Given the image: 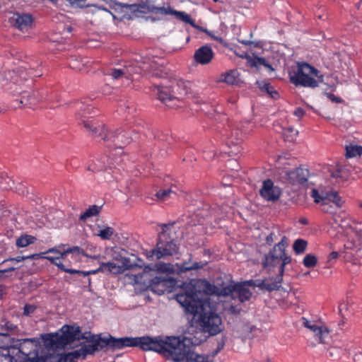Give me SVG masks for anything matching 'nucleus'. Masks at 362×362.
Returning <instances> with one entry per match:
<instances>
[{
	"instance_id": "nucleus-1",
	"label": "nucleus",
	"mask_w": 362,
	"mask_h": 362,
	"mask_svg": "<svg viewBox=\"0 0 362 362\" xmlns=\"http://www.w3.org/2000/svg\"><path fill=\"white\" fill-rule=\"evenodd\" d=\"M186 291L185 293H177L175 298L187 313L193 315L192 324L211 336L221 332L222 320L214 306L206 300H199L192 285H187Z\"/></svg>"
},
{
	"instance_id": "nucleus-2",
	"label": "nucleus",
	"mask_w": 362,
	"mask_h": 362,
	"mask_svg": "<svg viewBox=\"0 0 362 362\" xmlns=\"http://www.w3.org/2000/svg\"><path fill=\"white\" fill-rule=\"evenodd\" d=\"M81 339L93 340V336L90 332L81 333L78 326L64 325L60 332L50 333L42 337L45 346L47 349L54 351L46 357L47 362H75L81 354L79 351H74L66 354H55L57 349H64L66 345L70 344L76 340Z\"/></svg>"
},
{
	"instance_id": "nucleus-3",
	"label": "nucleus",
	"mask_w": 362,
	"mask_h": 362,
	"mask_svg": "<svg viewBox=\"0 0 362 362\" xmlns=\"http://www.w3.org/2000/svg\"><path fill=\"white\" fill-rule=\"evenodd\" d=\"M179 337L175 336H144L134 337V346L145 351L157 352L165 358L173 361L175 350L179 343Z\"/></svg>"
},
{
	"instance_id": "nucleus-4",
	"label": "nucleus",
	"mask_w": 362,
	"mask_h": 362,
	"mask_svg": "<svg viewBox=\"0 0 362 362\" xmlns=\"http://www.w3.org/2000/svg\"><path fill=\"white\" fill-rule=\"evenodd\" d=\"M203 339L197 336H180L179 344L176 347L173 362H209L208 355L195 353L193 349L199 346Z\"/></svg>"
},
{
	"instance_id": "nucleus-5",
	"label": "nucleus",
	"mask_w": 362,
	"mask_h": 362,
	"mask_svg": "<svg viewBox=\"0 0 362 362\" xmlns=\"http://www.w3.org/2000/svg\"><path fill=\"white\" fill-rule=\"evenodd\" d=\"M290 81L295 86L316 88L324 81L320 71L306 62H298L296 69L290 73Z\"/></svg>"
},
{
	"instance_id": "nucleus-6",
	"label": "nucleus",
	"mask_w": 362,
	"mask_h": 362,
	"mask_svg": "<svg viewBox=\"0 0 362 362\" xmlns=\"http://www.w3.org/2000/svg\"><path fill=\"white\" fill-rule=\"evenodd\" d=\"M64 245H61L49 249L45 254L53 253L55 256H42V258L46 259L51 262V258H57L62 265H67L69 267L74 262H77L80 259V255H83V250L78 246L62 249Z\"/></svg>"
},
{
	"instance_id": "nucleus-7",
	"label": "nucleus",
	"mask_w": 362,
	"mask_h": 362,
	"mask_svg": "<svg viewBox=\"0 0 362 362\" xmlns=\"http://www.w3.org/2000/svg\"><path fill=\"white\" fill-rule=\"evenodd\" d=\"M81 123L84 128L91 133L95 138L100 139L105 142L112 141L116 148L122 147L121 144L123 143L124 135L108 132L103 124L94 123L93 121L81 120Z\"/></svg>"
},
{
	"instance_id": "nucleus-8",
	"label": "nucleus",
	"mask_w": 362,
	"mask_h": 362,
	"mask_svg": "<svg viewBox=\"0 0 362 362\" xmlns=\"http://www.w3.org/2000/svg\"><path fill=\"white\" fill-rule=\"evenodd\" d=\"M158 59H146L139 66L131 65L124 67V69L131 70V74L125 75V78L134 79L135 75L140 74L141 71L151 74L156 77H163L166 74L163 71L162 64L158 62Z\"/></svg>"
},
{
	"instance_id": "nucleus-9",
	"label": "nucleus",
	"mask_w": 362,
	"mask_h": 362,
	"mask_svg": "<svg viewBox=\"0 0 362 362\" xmlns=\"http://www.w3.org/2000/svg\"><path fill=\"white\" fill-rule=\"evenodd\" d=\"M286 241V238L284 236L281 240L274 246L273 250L271 251L268 256L266 257V259L264 263V266L265 267L272 265L275 266L276 264V262L281 260L282 262L279 268L281 276H282L284 272L285 265L291 262V258L285 253Z\"/></svg>"
},
{
	"instance_id": "nucleus-10",
	"label": "nucleus",
	"mask_w": 362,
	"mask_h": 362,
	"mask_svg": "<svg viewBox=\"0 0 362 362\" xmlns=\"http://www.w3.org/2000/svg\"><path fill=\"white\" fill-rule=\"evenodd\" d=\"M115 11L120 15L119 18L131 20L149 13V4L147 3L130 5L116 4Z\"/></svg>"
},
{
	"instance_id": "nucleus-11",
	"label": "nucleus",
	"mask_w": 362,
	"mask_h": 362,
	"mask_svg": "<svg viewBox=\"0 0 362 362\" xmlns=\"http://www.w3.org/2000/svg\"><path fill=\"white\" fill-rule=\"evenodd\" d=\"M0 355L6 359H9L11 362L16 360L15 356L19 353L28 354L24 351V346L22 344H19V346L13 344V338L8 334H0Z\"/></svg>"
},
{
	"instance_id": "nucleus-12",
	"label": "nucleus",
	"mask_w": 362,
	"mask_h": 362,
	"mask_svg": "<svg viewBox=\"0 0 362 362\" xmlns=\"http://www.w3.org/2000/svg\"><path fill=\"white\" fill-rule=\"evenodd\" d=\"M302 322L305 327L314 334L315 339L320 344H327L331 339L330 329L324 323L315 320H309L302 317Z\"/></svg>"
},
{
	"instance_id": "nucleus-13",
	"label": "nucleus",
	"mask_w": 362,
	"mask_h": 362,
	"mask_svg": "<svg viewBox=\"0 0 362 362\" xmlns=\"http://www.w3.org/2000/svg\"><path fill=\"white\" fill-rule=\"evenodd\" d=\"M149 13H154L163 16H175V18L178 19L179 21L188 23L191 25L192 27H196L194 21L192 19L189 14H187L185 11H176L169 5H168L167 6L161 7L149 5Z\"/></svg>"
},
{
	"instance_id": "nucleus-14",
	"label": "nucleus",
	"mask_w": 362,
	"mask_h": 362,
	"mask_svg": "<svg viewBox=\"0 0 362 362\" xmlns=\"http://www.w3.org/2000/svg\"><path fill=\"white\" fill-rule=\"evenodd\" d=\"M161 238L162 236L160 235L156 247L151 251V257H155L157 259H159L178 253L179 247L173 240L164 242L161 240Z\"/></svg>"
},
{
	"instance_id": "nucleus-15",
	"label": "nucleus",
	"mask_w": 362,
	"mask_h": 362,
	"mask_svg": "<svg viewBox=\"0 0 362 362\" xmlns=\"http://www.w3.org/2000/svg\"><path fill=\"white\" fill-rule=\"evenodd\" d=\"M260 195L267 201L275 202L281 196V189L275 186L272 180L268 179L263 182L262 187L259 191Z\"/></svg>"
},
{
	"instance_id": "nucleus-16",
	"label": "nucleus",
	"mask_w": 362,
	"mask_h": 362,
	"mask_svg": "<svg viewBox=\"0 0 362 362\" xmlns=\"http://www.w3.org/2000/svg\"><path fill=\"white\" fill-rule=\"evenodd\" d=\"M189 284L194 286L195 290L197 291V296H198V299L199 300H202L199 297L201 291L207 295H216L217 293L218 292V287H217L216 286H215L214 284H211V283H209L208 281H206L205 279H199V280H197L196 284H192V282L185 283L183 284L184 292H182L181 293H186V291H187L186 286Z\"/></svg>"
},
{
	"instance_id": "nucleus-17",
	"label": "nucleus",
	"mask_w": 362,
	"mask_h": 362,
	"mask_svg": "<svg viewBox=\"0 0 362 362\" xmlns=\"http://www.w3.org/2000/svg\"><path fill=\"white\" fill-rule=\"evenodd\" d=\"M309 172L305 168H296L286 173L288 181L293 185H302L307 182Z\"/></svg>"
},
{
	"instance_id": "nucleus-18",
	"label": "nucleus",
	"mask_w": 362,
	"mask_h": 362,
	"mask_svg": "<svg viewBox=\"0 0 362 362\" xmlns=\"http://www.w3.org/2000/svg\"><path fill=\"white\" fill-rule=\"evenodd\" d=\"M214 56V53L211 47L204 45L195 51L194 58L198 64L205 65L211 62Z\"/></svg>"
},
{
	"instance_id": "nucleus-19",
	"label": "nucleus",
	"mask_w": 362,
	"mask_h": 362,
	"mask_svg": "<svg viewBox=\"0 0 362 362\" xmlns=\"http://www.w3.org/2000/svg\"><path fill=\"white\" fill-rule=\"evenodd\" d=\"M157 95L158 98L169 107L174 108L179 105L178 98L173 95L165 88H158Z\"/></svg>"
},
{
	"instance_id": "nucleus-20",
	"label": "nucleus",
	"mask_w": 362,
	"mask_h": 362,
	"mask_svg": "<svg viewBox=\"0 0 362 362\" xmlns=\"http://www.w3.org/2000/svg\"><path fill=\"white\" fill-rule=\"evenodd\" d=\"M11 19L14 26L23 32L27 31L31 28L33 18L30 15L16 13Z\"/></svg>"
},
{
	"instance_id": "nucleus-21",
	"label": "nucleus",
	"mask_w": 362,
	"mask_h": 362,
	"mask_svg": "<svg viewBox=\"0 0 362 362\" xmlns=\"http://www.w3.org/2000/svg\"><path fill=\"white\" fill-rule=\"evenodd\" d=\"M170 283V281L165 278L156 276L150 281L148 286L153 292L162 295L168 291Z\"/></svg>"
},
{
	"instance_id": "nucleus-22",
	"label": "nucleus",
	"mask_w": 362,
	"mask_h": 362,
	"mask_svg": "<svg viewBox=\"0 0 362 362\" xmlns=\"http://www.w3.org/2000/svg\"><path fill=\"white\" fill-rule=\"evenodd\" d=\"M106 343L115 349H121L124 347H134V337L115 338L110 337Z\"/></svg>"
},
{
	"instance_id": "nucleus-23",
	"label": "nucleus",
	"mask_w": 362,
	"mask_h": 362,
	"mask_svg": "<svg viewBox=\"0 0 362 362\" xmlns=\"http://www.w3.org/2000/svg\"><path fill=\"white\" fill-rule=\"evenodd\" d=\"M123 250L119 247L111 248V257L116 263H118L122 267L129 269L132 264L129 257L122 255Z\"/></svg>"
},
{
	"instance_id": "nucleus-24",
	"label": "nucleus",
	"mask_w": 362,
	"mask_h": 362,
	"mask_svg": "<svg viewBox=\"0 0 362 362\" xmlns=\"http://www.w3.org/2000/svg\"><path fill=\"white\" fill-rule=\"evenodd\" d=\"M99 270L103 273H111L114 274H122L127 269L115 262H102L100 264Z\"/></svg>"
},
{
	"instance_id": "nucleus-25",
	"label": "nucleus",
	"mask_w": 362,
	"mask_h": 362,
	"mask_svg": "<svg viewBox=\"0 0 362 362\" xmlns=\"http://www.w3.org/2000/svg\"><path fill=\"white\" fill-rule=\"evenodd\" d=\"M109 159L107 156H103L91 161L88 165V170L93 173L105 170L107 167H110L111 163L107 162Z\"/></svg>"
},
{
	"instance_id": "nucleus-26",
	"label": "nucleus",
	"mask_w": 362,
	"mask_h": 362,
	"mask_svg": "<svg viewBox=\"0 0 362 362\" xmlns=\"http://www.w3.org/2000/svg\"><path fill=\"white\" fill-rule=\"evenodd\" d=\"M146 272H140L138 274H127L124 276V280L126 283L132 284V285H144L146 286Z\"/></svg>"
},
{
	"instance_id": "nucleus-27",
	"label": "nucleus",
	"mask_w": 362,
	"mask_h": 362,
	"mask_svg": "<svg viewBox=\"0 0 362 362\" xmlns=\"http://www.w3.org/2000/svg\"><path fill=\"white\" fill-rule=\"evenodd\" d=\"M206 265L205 263L202 262H192L190 261L189 262H185L182 264H178L177 263L175 264L177 271L179 272H186L188 271L195 270L203 268Z\"/></svg>"
},
{
	"instance_id": "nucleus-28",
	"label": "nucleus",
	"mask_w": 362,
	"mask_h": 362,
	"mask_svg": "<svg viewBox=\"0 0 362 362\" xmlns=\"http://www.w3.org/2000/svg\"><path fill=\"white\" fill-rule=\"evenodd\" d=\"M235 293L238 295L240 302H245L250 300L252 294L249 288L244 286V284H236Z\"/></svg>"
},
{
	"instance_id": "nucleus-29",
	"label": "nucleus",
	"mask_w": 362,
	"mask_h": 362,
	"mask_svg": "<svg viewBox=\"0 0 362 362\" xmlns=\"http://www.w3.org/2000/svg\"><path fill=\"white\" fill-rule=\"evenodd\" d=\"M245 134L238 129H233L230 136L228 137L227 143L228 145H238L242 142Z\"/></svg>"
},
{
	"instance_id": "nucleus-30",
	"label": "nucleus",
	"mask_w": 362,
	"mask_h": 362,
	"mask_svg": "<svg viewBox=\"0 0 362 362\" xmlns=\"http://www.w3.org/2000/svg\"><path fill=\"white\" fill-rule=\"evenodd\" d=\"M221 81L230 85L236 84L239 81V74L237 70H230L222 74Z\"/></svg>"
},
{
	"instance_id": "nucleus-31",
	"label": "nucleus",
	"mask_w": 362,
	"mask_h": 362,
	"mask_svg": "<svg viewBox=\"0 0 362 362\" xmlns=\"http://www.w3.org/2000/svg\"><path fill=\"white\" fill-rule=\"evenodd\" d=\"M158 199L162 202H166L170 199H174L177 197L176 192L172 188L160 189L156 194Z\"/></svg>"
},
{
	"instance_id": "nucleus-32",
	"label": "nucleus",
	"mask_w": 362,
	"mask_h": 362,
	"mask_svg": "<svg viewBox=\"0 0 362 362\" xmlns=\"http://www.w3.org/2000/svg\"><path fill=\"white\" fill-rule=\"evenodd\" d=\"M362 155V146L351 144L346 146V157L354 158Z\"/></svg>"
},
{
	"instance_id": "nucleus-33",
	"label": "nucleus",
	"mask_w": 362,
	"mask_h": 362,
	"mask_svg": "<svg viewBox=\"0 0 362 362\" xmlns=\"http://www.w3.org/2000/svg\"><path fill=\"white\" fill-rule=\"evenodd\" d=\"M35 240V237L25 234L17 238L16 245L18 247H25L34 243Z\"/></svg>"
},
{
	"instance_id": "nucleus-34",
	"label": "nucleus",
	"mask_w": 362,
	"mask_h": 362,
	"mask_svg": "<svg viewBox=\"0 0 362 362\" xmlns=\"http://www.w3.org/2000/svg\"><path fill=\"white\" fill-rule=\"evenodd\" d=\"M100 206L93 205L81 214L80 219L85 221L87 218L98 215L100 213Z\"/></svg>"
},
{
	"instance_id": "nucleus-35",
	"label": "nucleus",
	"mask_w": 362,
	"mask_h": 362,
	"mask_svg": "<svg viewBox=\"0 0 362 362\" xmlns=\"http://www.w3.org/2000/svg\"><path fill=\"white\" fill-rule=\"evenodd\" d=\"M298 134V131L292 127L284 128L283 130V135L284 139L289 142H293L296 140Z\"/></svg>"
},
{
	"instance_id": "nucleus-36",
	"label": "nucleus",
	"mask_w": 362,
	"mask_h": 362,
	"mask_svg": "<svg viewBox=\"0 0 362 362\" xmlns=\"http://www.w3.org/2000/svg\"><path fill=\"white\" fill-rule=\"evenodd\" d=\"M327 202L332 203L336 208L341 207L344 202L337 192H332L327 194Z\"/></svg>"
},
{
	"instance_id": "nucleus-37",
	"label": "nucleus",
	"mask_w": 362,
	"mask_h": 362,
	"mask_svg": "<svg viewBox=\"0 0 362 362\" xmlns=\"http://www.w3.org/2000/svg\"><path fill=\"white\" fill-rule=\"evenodd\" d=\"M259 86L262 90L267 92L271 98L274 99L279 98L278 92L274 89L269 83L262 81L259 83Z\"/></svg>"
},
{
	"instance_id": "nucleus-38",
	"label": "nucleus",
	"mask_w": 362,
	"mask_h": 362,
	"mask_svg": "<svg viewBox=\"0 0 362 362\" xmlns=\"http://www.w3.org/2000/svg\"><path fill=\"white\" fill-rule=\"evenodd\" d=\"M51 262L56 265L60 270L62 271H64L66 273H69V274H82L83 275V272L82 271H80V270H76V269H70L69 267H67V265H62L61 263H59V262L58 261L59 259L57 258H51Z\"/></svg>"
},
{
	"instance_id": "nucleus-39",
	"label": "nucleus",
	"mask_w": 362,
	"mask_h": 362,
	"mask_svg": "<svg viewBox=\"0 0 362 362\" xmlns=\"http://www.w3.org/2000/svg\"><path fill=\"white\" fill-rule=\"evenodd\" d=\"M308 243L303 239H297L293 245V249L296 254H301L305 252Z\"/></svg>"
},
{
	"instance_id": "nucleus-40",
	"label": "nucleus",
	"mask_w": 362,
	"mask_h": 362,
	"mask_svg": "<svg viewBox=\"0 0 362 362\" xmlns=\"http://www.w3.org/2000/svg\"><path fill=\"white\" fill-rule=\"evenodd\" d=\"M235 287L236 284H230L221 288H218V292L216 295L219 296H233L235 293Z\"/></svg>"
},
{
	"instance_id": "nucleus-41",
	"label": "nucleus",
	"mask_w": 362,
	"mask_h": 362,
	"mask_svg": "<svg viewBox=\"0 0 362 362\" xmlns=\"http://www.w3.org/2000/svg\"><path fill=\"white\" fill-rule=\"evenodd\" d=\"M114 229L110 226H105L103 228H101L97 235L99 236L103 240H109L112 235L114 234Z\"/></svg>"
},
{
	"instance_id": "nucleus-42",
	"label": "nucleus",
	"mask_w": 362,
	"mask_h": 362,
	"mask_svg": "<svg viewBox=\"0 0 362 362\" xmlns=\"http://www.w3.org/2000/svg\"><path fill=\"white\" fill-rule=\"evenodd\" d=\"M310 197L313 199V201L316 204L321 205L323 202H327V194L324 196L320 194L316 189H312L310 192Z\"/></svg>"
},
{
	"instance_id": "nucleus-43",
	"label": "nucleus",
	"mask_w": 362,
	"mask_h": 362,
	"mask_svg": "<svg viewBox=\"0 0 362 362\" xmlns=\"http://www.w3.org/2000/svg\"><path fill=\"white\" fill-rule=\"evenodd\" d=\"M129 74H131V70L124 69V68H122L111 70L109 75L111 76L113 79H119L120 78L125 77V75H128Z\"/></svg>"
},
{
	"instance_id": "nucleus-44",
	"label": "nucleus",
	"mask_w": 362,
	"mask_h": 362,
	"mask_svg": "<svg viewBox=\"0 0 362 362\" xmlns=\"http://www.w3.org/2000/svg\"><path fill=\"white\" fill-rule=\"evenodd\" d=\"M42 257V256H41L39 254H33V255H28V256H18L16 257H11V258L6 259L4 260L1 264L7 262H15L18 263V262H21L25 259H36L37 257Z\"/></svg>"
},
{
	"instance_id": "nucleus-45",
	"label": "nucleus",
	"mask_w": 362,
	"mask_h": 362,
	"mask_svg": "<svg viewBox=\"0 0 362 362\" xmlns=\"http://www.w3.org/2000/svg\"><path fill=\"white\" fill-rule=\"evenodd\" d=\"M317 262V257L313 255H307L305 256L303 263L308 268L314 267Z\"/></svg>"
},
{
	"instance_id": "nucleus-46",
	"label": "nucleus",
	"mask_w": 362,
	"mask_h": 362,
	"mask_svg": "<svg viewBox=\"0 0 362 362\" xmlns=\"http://www.w3.org/2000/svg\"><path fill=\"white\" fill-rule=\"evenodd\" d=\"M320 210L324 213L334 214L338 209L332 203L325 202L320 205Z\"/></svg>"
},
{
	"instance_id": "nucleus-47",
	"label": "nucleus",
	"mask_w": 362,
	"mask_h": 362,
	"mask_svg": "<svg viewBox=\"0 0 362 362\" xmlns=\"http://www.w3.org/2000/svg\"><path fill=\"white\" fill-rule=\"evenodd\" d=\"M157 268H158V270H159L162 272L168 273V274H171L173 272V265L170 264L160 263L159 264H158Z\"/></svg>"
},
{
	"instance_id": "nucleus-48",
	"label": "nucleus",
	"mask_w": 362,
	"mask_h": 362,
	"mask_svg": "<svg viewBox=\"0 0 362 362\" xmlns=\"http://www.w3.org/2000/svg\"><path fill=\"white\" fill-rule=\"evenodd\" d=\"M19 341H22L20 344H23V346H24V351L28 354L27 355H29L31 353V351H25L26 344H31L32 346H34V345L37 346V343L38 341L35 339H24L19 340ZM30 350H33V348H30Z\"/></svg>"
},
{
	"instance_id": "nucleus-49",
	"label": "nucleus",
	"mask_w": 362,
	"mask_h": 362,
	"mask_svg": "<svg viewBox=\"0 0 362 362\" xmlns=\"http://www.w3.org/2000/svg\"><path fill=\"white\" fill-rule=\"evenodd\" d=\"M343 169L341 167L337 166L336 169L331 171V176L334 178H339L342 177Z\"/></svg>"
},
{
	"instance_id": "nucleus-50",
	"label": "nucleus",
	"mask_w": 362,
	"mask_h": 362,
	"mask_svg": "<svg viewBox=\"0 0 362 362\" xmlns=\"http://www.w3.org/2000/svg\"><path fill=\"white\" fill-rule=\"evenodd\" d=\"M254 65L260 64L263 65L266 67L271 68V66L267 62L264 58L262 57H256L254 60Z\"/></svg>"
},
{
	"instance_id": "nucleus-51",
	"label": "nucleus",
	"mask_w": 362,
	"mask_h": 362,
	"mask_svg": "<svg viewBox=\"0 0 362 362\" xmlns=\"http://www.w3.org/2000/svg\"><path fill=\"white\" fill-rule=\"evenodd\" d=\"M35 307L30 305H25L24 307V314L29 315L34 312Z\"/></svg>"
},
{
	"instance_id": "nucleus-52",
	"label": "nucleus",
	"mask_w": 362,
	"mask_h": 362,
	"mask_svg": "<svg viewBox=\"0 0 362 362\" xmlns=\"http://www.w3.org/2000/svg\"><path fill=\"white\" fill-rule=\"evenodd\" d=\"M71 5H76L77 6L83 7L84 5L82 4L85 0H68Z\"/></svg>"
},
{
	"instance_id": "nucleus-53",
	"label": "nucleus",
	"mask_w": 362,
	"mask_h": 362,
	"mask_svg": "<svg viewBox=\"0 0 362 362\" xmlns=\"http://www.w3.org/2000/svg\"><path fill=\"white\" fill-rule=\"evenodd\" d=\"M294 115L298 117H302L305 115V112L302 108L298 107L294 111Z\"/></svg>"
},
{
	"instance_id": "nucleus-54",
	"label": "nucleus",
	"mask_w": 362,
	"mask_h": 362,
	"mask_svg": "<svg viewBox=\"0 0 362 362\" xmlns=\"http://www.w3.org/2000/svg\"><path fill=\"white\" fill-rule=\"evenodd\" d=\"M98 272H101V271L99 270V267L97 269H95V270H91V271H89V272H83V276H86L89 274H97Z\"/></svg>"
},
{
	"instance_id": "nucleus-55",
	"label": "nucleus",
	"mask_w": 362,
	"mask_h": 362,
	"mask_svg": "<svg viewBox=\"0 0 362 362\" xmlns=\"http://www.w3.org/2000/svg\"><path fill=\"white\" fill-rule=\"evenodd\" d=\"M267 243L269 245H271L274 241V234L273 233H271L267 237Z\"/></svg>"
},
{
	"instance_id": "nucleus-56",
	"label": "nucleus",
	"mask_w": 362,
	"mask_h": 362,
	"mask_svg": "<svg viewBox=\"0 0 362 362\" xmlns=\"http://www.w3.org/2000/svg\"><path fill=\"white\" fill-rule=\"evenodd\" d=\"M240 284H244V286H253L255 287V280H249V281H245L243 283H241Z\"/></svg>"
},
{
	"instance_id": "nucleus-57",
	"label": "nucleus",
	"mask_w": 362,
	"mask_h": 362,
	"mask_svg": "<svg viewBox=\"0 0 362 362\" xmlns=\"http://www.w3.org/2000/svg\"><path fill=\"white\" fill-rule=\"evenodd\" d=\"M354 362H362V353H358L354 355Z\"/></svg>"
},
{
	"instance_id": "nucleus-58",
	"label": "nucleus",
	"mask_w": 362,
	"mask_h": 362,
	"mask_svg": "<svg viewBox=\"0 0 362 362\" xmlns=\"http://www.w3.org/2000/svg\"><path fill=\"white\" fill-rule=\"evenodd\" d=\"M211 38L214 39V40L216 41H218L219 42H223V39L222 37H219V36H216L214 35L211 32V35H208Z\"/></svg>"
},
{
	"instance_id": "nucleus-59",
	"label": "nucleus",
	"mask_w": 362,
	"mask_h": 362,
	"mask_svg": "<svg viewBox=\"0 0 362 362\" xmlns=\"http://www.w3.org/2000/svg\"><path fill=\"white\" fill-rule=\"evenodd\" d=\"M264 286V281L262 280H255V287L262 288Z\"/></svg>"
},
{
	"instance_id": "nucleus-60",
	"label": "nucleus",
	"mask_w": 362,
	"mask_h": 362,
	"mask_svg": "<svg viewBox=\"0 0 362 362\" xmlns=\"http://www.w3.org/2000/svg\"><path fill=\"white\" fill-rule=\"evenodd\" d=\"M356 247V245L353 243H346L344 244V247L348 250H352Z\"/></svg>"
},
{
	"instance_id": "nucleus-61",
	"label": "nucleus",
	"mask_w": 362,
	"mask_h": 362,
	"mask_svg": "<svg viewBox=\"0 0 362 362\" xmlns=\"http://www.w3.org/2000/svg\"><path fill=\"white\" fill-rule=\"evenodd\" d=\"M339 257V252L336 251H333L329 254V259H337Z\"/></svg>"
},
{
	"instance_id": "nucleus-62",
	"label": "nucleus",
	"mask_w": 362,
	"mask_h": 362,
	"mask_svg": "<svg viewBox=\"0 0 362 362\" xmlns=\"http://www.w3.org/2000/svg\"><path fill=\"white\" fill-rule=\"evenodd\" d=\"M327 96H328V98H329L330 100H332V101H335V102H337V103L340 102V100H339L337 97H336L334 94L329 93V94L327 95Z\"/></svg>"
},
{
	"instance_id": "nucleus-63",
	"label": "nucleus",
	"mask_w": 362,
	"mask_h": 362,
	"mask_svg": "<svg viewBox=\"0 0 362 362\" xmlns=\"http://www.w3.org/2000/svg\"><path fill=\"white\" fill-rule=\"evenodd\" d=\"M5 326H6L8 330H13L15 326L12 323L5 322Z\"/></svg>"
},
{
	"instance_id": "nucleus-64",
	"label": "nucleus",
	"mask_w": 362,
	"mask_h": 362,
	"mask_svg": "<svg viewBox=\"0 0 362 362\" xmlns=\"http://www.w3.org/2000/svg\"><path fill=\"white\" fill-rule=\"evenodd\" d=\"M75 63H76V62H73V63L71 64V66L73 69H78V70L81 71L82 69V68L79 65L75 64Z\"/></svg>"
}]
</instances>
